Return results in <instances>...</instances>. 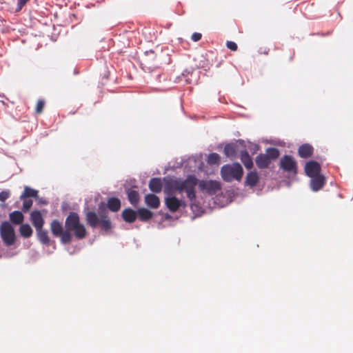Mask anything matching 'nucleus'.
<instances>
[{"instance_id":"obj_3","label":"nucleus","mask_w":353,"mask_h":353,"mask_svg":"<svg viewBox=\"0 0 353 353\" xmlns=\"http://www.w3.org/2000/svg\"><path fill=\"white\" fill-rule=\"evenodd\" d=\"M221 174L225 181H240L243 174V168L239 163L224 165L221 169Z\"/></svg>"},{"instance_id":"obj_16","label":"nucleus","mask_w":353,"mask_h":353,"mask_svg":"<svg viewBox=\"0 0 353 353\" xmlns=\"http://www.w3.org/2000/svg\"><path fill=\"white\" fill-rule=\"evenodd\" d=\"M85 219L87 223L92 228L97 227L100 221V219L98 217L96 212L93 211H88L86 212Z\"/></svg>"},{"instance_id":"obj_12","label":"nucleus","mask_w":353,"mask_h":353,"mask_svg":"<svg viewBox=\"0 0 353 353\" xmlns=\"http://www.w3.org/2000/svg\"><path fill=\"white\" fill-rule=\"evenodd\" d=\"M145 202L148 207L153 209H157L160 205L159 198L154 194H146Z\"/></svg>"},{"instance_id":"obj_24","label":"nucleus","mask_w":353,"mask_h":353,"mask_svg":"<svg viewBox=\"0 0 353 353\" xmlns=\"http://www.w3.org/2000/svg\"><path fill=\"white\" fill-rule=\"evenodd\" d=\"M127 194L130 203L133 205H136L139 201V192L137 190L130 189L128 190Z\"/></svg>"},{"instance_id":"obj_23","label":"nucleus","mask_w":353,"mask_h":353,"mask_svg":"<svg viewBox=\"0 0 353 353\" xmlns=\"http://www.w3.org/2000/svg\"><path fill=\"white\" fill-rule=\"evenodd\" d=\"M259 179L256 172H250L248 173L245 183L250 187L255 186Z\"/></svg>"},{"instance_id":"obj_35","label":"nucleus","mask_w":353,"mask_h":353,"mask_svg":"<svg viewBox=\"0 0 353 353\" xmlns=\"http://www.w3.org/2000/svg\"><path fill=\"white\" fill-rule=\"evenodd\" d=\"M10 196V193L8 191H2L0 192V201L4 202Z\"/></svg>"},{"instance_id":"obj_2","label":"nucleus","mask_w":353,"mask_h":353,"mask_svg":"<svg viewBox=\"0 0 353 353\" xmlns=\"http://www.w3.org/2000/svg\"><path fill=\"white\" fill-rule=\"evenodd\" d=\"M65 229L71 234L74 232L77 239H83L86 236L87 232L83 224L80 223L79 216L76 212H70L66 217L65 222Z\"/></svg>"},{"instance_id":"obj_11","label":"nucleus","mask_w":353,"mask_h":353,"mask_svg":"<svg viewBox=\"0 0 353 353\" xmlns=\"http://www.w3.org/2000/svg\"><path fill=\"white\" fill-rule=\"evenodd\" d=\"M310 178V188L312 191L317 192L323 187L325 182V178L323 175L319 174Z\"/></svg>"},{"instance_id":"obj_22","label":"nucleus","mask_w":353,"mask_h":353,"mask_svg":"<svg viewBox=\"0 0 353 353\" xmlns=\"http://www.w3.org/2000/svg\"><path fill=\"white\" fill-rule=\"evenodd\" d=\"M10 221L15 225L21 224L24 220V216L20 211H14L9 215Z\"/></svg>"},{"instance_id":"obj_6","label":"nucleus","mask_w":353,"mask_h":353,"mask_svg":"<svg viewBox=\"0 0 353 353\" xmlns=\"http://www.w3.org/2000/svg\"><path fill=\"white\" fill-rule=\"evenodd\" d=\"M279 168L282 170L293 176H296L298 173V168L296 161L293 157L285 154L279 162Z\"/></svg>"},{"instance_id":"obj_15","label":"nucleus","mask_w":353,"mask_h":353,"mask_svg":"<svg viewBox=\"0 0 353 353\" xmlns=\"http://www.w3.org/2000/svg\"><path fill=\"white\" fill-rule=\"evenodd\" d=\"M298 153L301 158L310 157L313 153V148L308 143L303 144L299 148Z\"/></svg>"},{"instance_id":"obj_38","label":"nucleus","mask_w":353,"mask_h":353,"mask_svg":"<svg viewBox=\"0 0 353 353\" xmlns=\"http://www.w3.org/2000/svg\"><path fill=\"white\" fill-rule=\"evenodd\" d=\"M241 159L243 161V152H241Z\"/></svg>"},{"instance_id":"obj_14","label":"nucleus","mask_w":353,"mask_h":353,"mask_svg":"<svg viewBox=\"0 0 353 353\" xmlns=\"http://www.w3.org/2000/svg\"><path fill=\"white\" fill-rule=\"evenodd\" d=\"M257 167L260 169H265L269 167L270 161L265 154H259L255 159Z\"/></svg>"},{"instance_id":"obj_9","label":"nucleus","mask_w":353,"mask_h":353,"mask_svg":"<svg viewBox=\"0 0 353 353\" xmlns=\"http://www.w3.org/2000/svg\"><path fill=\"white\" fill-rule=\"evenodd\" d=\"M321 165L316 161H310L305 165V174L309 177L321 174Z\"/></svg>"},{"instance_id":"obj_25","label":"nucleus","mask_w":353,"mask_h":353,"mask_svg":"<svg viewBox=\"0 0 353 353\" xmlns=\"http://www.w3.org/2000/svg\"><path fill=\"white\" fill-rule=\"evenodd\" d=\"M32 229L28 223L21 224L19 228V233L23 238H29L32 234Z\"/></svg>"},{"instance_id":"obj_37","label":"nucleus","mask_w":353,"mask_h":353,"mask_svg":"<svg viewBox=\"0 0 353 353\" xmlns=\"http://www.w3.org/2000/svg\"><path fill=\"white\" fill-rule=\"evenodd\" d=\"M201 37H202V34L199 32H194L191 36L192 40L194 42H196V41H199V40H201Z\"/></svg>"},{"instance_id":"obj_17","label":"nucleus","mask_w":353,"mask_h":353,"mask_svg":"<svg viewBox=\"0 0 353 353\" xmlns=\"http://www.w3.org/2000/svg\"><path fill=\"white\" fill-rule=\"evenodd\" d=\"M162 188L163 183L160 178H152L149 182V188L152 192L159 193Z\"/></svg>"},{"instance_id":"obj_10","label":"nucleus","mask_w":353,"mask_h":353,"mask_svg":"<svg viewBox=\"0 0 353 353\" xmlns=\"http://www.w3.org/2000/svg\"><path fill=\"white\" fill-rule=\"evenodd\" d=\"M30 221L36 230H40L43 226L44 220L39 210H34L31 212Z\"/></svg>"},{"instance_id":"obj_34","label":"nucleus","mask_w":353,"mask_h":353,"mask_svg":"<svg viewBox=\"0 0 353 353\" xmlns=\"http://www.w3.org/2000/svg\"><path fill=\"white\" fill-rule=\"evenodd\" d=\"M154 58V52L152 50H150V52H145V61L146 63H149V61L151 59H153Z\"/></svg>"},{"instance_id":"obj_18","label":"nucleus","mask_w":353,"mask_h":353,"mask_svg":"<svg viewBox=\"0 0 353 353\" xmlns=\"http://www.w3.org/2000/svg\"><path fill=\"white\" fill-rule=\"evenodd\" d=\"M238 152L237 145L236 143H230L225 145L223 152L227 157H234Z\"/></svg>"},{"instance_id":"obj_33","label":"nucleus","mask_w":353,"mask_h":353,"mask_svg":"<svg viewBox=\"0 0 353 353\" xmlns=\"http://www.w3.org/2000/svg\"><path fill=\"white\" fill-rule=\"evenodd\" d=\"M246 152H244V167L247 169H251L253 165V163L250 156H247Z\"/></svg>"},{"instance_id":"obj_31","label":"nucleus","mask_w":353,"mask_h":353,"mask_svg":"<svg viewBox=\"0 0 353 353\" xmlns=\"http://www.w3.org/2000/svg\"><path fill=\"white\" fill-rule=\"evenodd\" d=\"M32 205V201L31 199H23L22 210L24 212H28Z\"/></svg>"},{"instance_id":"obj_27","label":"nucleus","mask_w":353,"mask_h":353,"mask_svg":"<svg viewBox=\"0 0 353 353\" xmlns=\"http://www.w3.org/2000/svg\"><path fill=\"white\" fill-rule=\"evenodd\" d=\"M38 196V191L34 189H32L28 186L24 188V191L22 194L20 196L21 199H24L28 197H37Z\"/></svg>"},{"instance_id":"obj_19","label":"nucleus","mask_w":353,"mask_h":353,"mask_svg":"<svg viewBox=\"0 0 353 353\" xmlns=\"http://www.w3.org/2000/svg\"><path fill=\"white\" fill-rule=\"evenodd\" d=\"M137 216L141 221L146 222L152 218L153 212L146 208H141L137 210Z\"/></svg>"},{"instance_id":"obj_8","label":"nucleus","mask_w":353,"mask_h":353,"mask_svg":"<svg viewBox=\"0 0 353 353\" xmlns=\"http://www.w3.org/2000/svg\"><path fill=\"white\" fill-rule=\"evenodd\" d=\"M165 203L168 210L172 212H176L181 206L185 207V202L178 199L174 196L165 198Z\"/></svg>"},{"instance_id":"obj_30","label":"nucleus","mask_w":353,"mask_h":353,"mask_svg":"<svg viewBox=\"0 0 353 353\" xmlns=\"http://www.w3.org/2000/svg\"><path fill=\"white\" fill-rule=\"evenodd\" d=\"M220 156L217 153H211L208 155L207 163L209 165L219 164Z\"/></svg>"},{"instance_id":"obj_32","label":"nucleus","mask_w":353,"mask_h":353,"mask_svg":"<svg viewBox=\"0 0 353 353\" xmlns=\"http://www.w3.org/2000/svg\"><path fill=\"white\" fill-rule=\"evenodd\" d=\"M44 106L45 101L41 99L39 100L35 108V112L38 114H41L43 110Z\"/></svg>"},{"instance_id":"obj_26","label":"nucleus","mask_w":353,"mask_h":353,"mask_svg":"<svg viewBox=\"0 0 353 353\" xmlns=\"http://www.w3.org/2000/svg\"><path fill=\"white\" fill-rule=\"evenodd\" d=\"M37 232L38 239L40 242L44 245H49L50 239L48 232L41 229L36 230Z\"/></svg>"},{"instance_id":"obj_20","label":"nucleus","mask_w":353,"mask_h":353,"mask_svg":"<svg viewBox=\"0 0 353 353\" xmlns=\"http://www.w3.org/2000/svg\"><path fill=\"white\" fill-rule=\"evenodd\" d=\"M259 146L254 143H252L249 141H244V152L247 154V156L253 155L259 150Z\"/></svg>"},{"instance_id":"obj_1","label":"nucleus","mask_w":353,"mask_h":353,"mask_svg":"<svg viewBox=\"0 0 353 353\" xmlns=\"http://www.w3.org/2000/svg\"><path fill=\"white\" fill-rule=\"evenodd\" d=\"M199 184L198 179L193 175H189L185 180L176 179L169 181L165 187V192L170 193L172 190L179 192L185 191L190 201L196 199L195 187Z\"/></svg>"},{"instance_id":"obj_28","label":"nucleus","mask_w":353,"mask_h":353,"mask_svg":"<svg viewBox=\"0 0 353 353\" xmlns=\"http://www.w3.org/2000/svg\"><path fill=\"white\" fill-rule=\"evenodd\" d=\"M99 225L101 229L108 231L111 228V222L107 215H103L99 221Z\"/></svg>"},{"instance_id":"obj_5","label":"nucleus","mask_w":353,"mask_h":353,"mask_svg":"<svg viewBox=\"0 0 353 353\" xmlns=\"http://www.w3.org/2000/svg\"><path fill=\"white\" fill-rule=\"evenodd\" d=\"M50 229L54 236L61 238L63 243L66 244L71 242L72 234L67 231V229L63 231V225L59 221L53 220L50 224Z\"/></svg>"},{"instance_id":"obj_21","label":"nucleus","mask_w":353,"mask_h":353,"mask_svg":"<svg viewBox=\"0 0 353 353\" xmlns=\"http://www.w3.org/2000/svg\"><path fill=\"white\" fill-rule=\"evenodd\" d=\"M107 206L110 211L117 212L121 208V201L118 198L112 197L108 199Z\"/></svg>"},{"instance_id":"obj_7","label":"nucleus","mask_w":353,"mask_h":353,"mask_svg":"<svg viewBox=\"0 0 353 353\" xmlns=\"http://www.w3.org/2000/svg\"><path fill=\"white\" fill-rule=\"evenodd\" d=\"M199 188L201 192L212 196L221 192V184L217 181L202 180L199 182Z\"/></svg>"},{"instance_id":"obj_4","label":"nucleus","mask_w":353,"mask_h":353,"mask_svg":"<svg viewBox=\"0 0 353 353\" xmlns=\"http://www.w3.org/2000/svg\"><path fill=\"white\" fill-rule=\"evenodd\" d=\"M0 236L6 246L14 245L17 240L14 229L10 223L3 221L0 225Z\"/></svg>"},{"instance_id":"obj_29","label":"nucleus","mask_w":353,"mask_h":353,"mask_svg":"<svg viewBox=\"0 0 353 353\" xmlns=\"http://www.w3.org/2000/svg\"><path fill=\"white\" fill-rule=\"evenodd\" d=\"M279 150L276 148H269L266 150V155L270 161L277 159L279 156Z\"/></svg>"},{"instance_id":"obj_13","label":"nucleus","mask_w":353,"mask_h":353,"mask_svg":"<svg viewBox=\"0 0 353 353\" xmlns=\"http://www.w3.org/2000/svg\"><path fill=\"white\" fill-rule=\"evenodd\" d=\"M121 216L126 223H132L135 221L137 217V211L136 212L131 208H126L122 212Z\"/></svg>"},{"instance_id":"obj_36","label":"nucleus","mask_w":353,"mask_h":353,"mask_svg":"<svg viewBox=\"0 0 353 353\" xmlns=\"http://www.w3.org/2000/svg\"><path fill=\"white\" fill-rule=\"evenodd\" d=\"M226 46L228 48H229L232 51H236L237 50V45L236 43L233 41H227Z\"/></svg>"}]
</instances>
